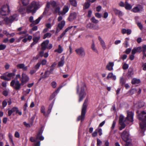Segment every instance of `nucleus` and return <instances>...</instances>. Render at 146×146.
I'll return each mask as SVG.
<instances>
[{
    "label": "nucleus",
    "instance_id": "obj_1",
    "mask_svg": "<svg viewBox=\"0 0 146 146\" xmlns=\"http://www.w3.org/2000/svg\"><path fill=\"white\" fill-rule=\"evenodd\" d=\"M85 84L83 83L78 85L77 87V93L79 97V102H81L85 97L86 93L85 91Z\"/></svg>",
    "mask_w": 146,
    "mask_h": 146
},
{
    "label": "nucleus",
    "instance_id": "obj_2",
    "mask_svg": "<svg viewBox=\"0 0 146 146\" xmlns=\"http://www.w3.org/2000/svg\"><path fill=\"white\" fill-rule=\"evenodd\" d=\"M40 6L38 2L33 1L27 7V12L28 13L32 12L34 14L40 7Z\"/></svg>",
    "mask_w": 146,
    "mask_h": 146
},
{
    "label": "nucleus",
    "instance_id": "obj_3",
    "mask_svg": "<svg viewBox=\"0 0 146 146\" xmlns=\"http://www.w3.org/2000/svg\"><path fill=\"white\" fill-rule=\"evenodd\" d=\"M145 118H143V116L141 114L139 115L138 118L140 120V125L141 129V131L143 132L146 129V115L144 116Z\"/></svg>",
    "mask_w": 146,
    "mask_h": 146
},
{
    "label": "nucleus",
    "instance_id": "obj_4",
    "mask_svg": "<svg viewBox=\"0 0 146 146\" xmlns=\"http://www.w3.org/2000/svg\"><path fill=\"white\" fill-rule=\"evenodd\" d=\"M88 100L87 99H86L85 100L82 106L81 115L78 116L77 118L78 121L80 120L82 122L84 120L86 113V109L87 107L86 104Z\"/></svg>",
    "mask_w": 146,
    "mask_h": 146
},
{
    "label": "nucleus",
    "instance_id": "obj_5",
    "mask_svg": "<svg viewBox=\"0 0 146 146\" xmlns=\"http://www.w3.org/2000/svg\"><path fill=\"white\" fill-rule=\"evenodd\" d=\"M10 12L9 6L5 5L0 9V15L3 16H5L8 15Z\"/></svg>",
    "mask_w": 146,
    "mask_h": 146
},
{
    "label": "nucleus",
    "instance_id": "obj_6",
    "mask_svg": "<svg viewBox=\"0 0 146 146\" xmlns=\"http://www.w3.org/2000/svg\"><path fill=\"white\" fill-rule=\"evenodd\" d=\"M51 6L53 7L52 10L53 12L54 13H58L60 15H61V11H60V8L58 6L56 3L54 1H53L51 3Z\"/></svg>",
    "mask_w": 146,
    "mask_h": 146
},
{
    "label": "nucleus",
    "instance_id": "obj_7",
    "mask_svg": "<svg viewBox=\"0 0 146 146\" xmlns=\"http://www.w3.org/2000/svg\"><path fill=\"white\" fill-rule=\"evenodd\" d=\"M21 83L20 84L19 81L17 80H13L11 82L10 85L17 90L20 89Z\"/></svg>",
    "mask_w": 146,
    "mask_h": 146
},
{
    "label": "nucleus",
    "instance_id": "obj_8",
    "mask_svg": "<svg viewBox=\"0 0 146 146\" xmlns=\"http://www.w3.org/2000/svg\"><path fill=\"white\" fill-rule=\"evenodd\" d=\"M121 137L122 140L125 142H127L129 141H131L129 139V133L128 132L125 130L121 134Z\"/></svg>",
    "mask_w": 146,
    "mask_h": 146
},
{
    "label": "nucleus",
    "instance_id": "obj_9",
    "mask_svg": "<svg viewBox=\"0 0 146 146\" xmlns=\"http://www.w3.org/2000/svg\"><path fill=\"white\" fill-rule=\"evenodd\" d=\"M42 131L40 130L37 134L36 139H35L33 137H31L30 139V141L33 142H35L36 141L39 139L40 140H43L44 139V137L42 135Z\"/></svg>",
    "mask_w": 146,
    "mask_h": 146
},
{
    "label": "nucleus",
    "instance_id": "obj_10",
    "mask_svg": "<svg viewBox=\"0 0 146 146\" xmlns=\"http://www.w3.org/2000/svg\"><path fill=\"white\" fill-rule=\"evenodd\" d=\"M29 77L28 75L25 73L23 72L21 75V77L20 79L22 85H23L26 84L29 81Z\"/></svg>",
    "mask_w": 146,
    "mask_h": 146
},
{
    "label": "nucleus",
    "instance_id": "obj_11",
    "mask_svg": "<svg viewBox=\"0 0 146 146\" xmlns=\"http://www.w3.org/2000/svg\"><path fill=\"white\" fill-rule=\"evenodd\" d=\"M18 15L17 14L14 15H13L8 18L6 17L4 19V21L6 24L12 22L13 21H17L18 20Z\"/></svg>",
    "mask_w": 146,
    "mask_h": 146
},
{
    "label": "nucleus",
    "instance_id": "obj_12",
    "mask_svg": "<svg viewBox=\"0 0 146 146\" xmlns=\"http://www.w3.org/2000/svg\"><path fill=\"white\" fill-rule=\"evenodd\" d=\"M75 51L77 54L82 57H84L85 56V52L84 48L82 47L76 49Z\"/></svg>",
    "mask_w": 146,
    "mask_h": 146
},
{
    "label": "nucleus",
    "instance_id": "obj_13",
    "mask_svg": "<svg viewBox=\"0 0 146 146\" xmlns=\"http://www.w3.org/2000/svg\"><path fill=\"white\" fill-rule=\"evenodd\" d=\"M143 10L142 6L141 5H138L135 7H134L131 10V11L134 13H137L141 11H142Z\"/></svg>",
    "mask_w": 146,
    "mask_h": 146
},
{
    "label": "nucleus",
    "instance_id": "obj_14",
    "mask_svg": "<svg viewBox=\"0 0 146 146\" xmlns=\"http://www.w3.org/2000/svg\"><path fill=\"white\" fill-rule=\"evenodd\" d=\"M133 113L132 112L128 111L127 119L129 121L133 122Z\"/></svg>",
    "mask_w": 146,
    "mask_h": 146
},
{
    "label": "nucleus",
    "instance_id": "obj_15",
    "mask_svg": "<svg viewBox=\"0 0 146 146\" xmlns=\"http://www.w3.org/2000/svg\"><path fill=\"white\" fill-rule=\"evenodd\" d=\"M41 19V18H40V17H39L36 20L34 21H33V17L31 16L30 17L29 20L31 22L33 23V24L36 25L38 24L39 22Z\"/></svg>",
    "mask_w": 146,
    "mask_h": 146
},
{
    "label": "nucleus",
    "instance_id": "obj_16",
    "mask_svg": "<svg viewBox=\"0 0 146 146\" xmlns=\"http://www.w3.org/2000/svg\"><path fill=\"white\" fill-rule=\"evenodd\" d=\"M98 38L103 49H105L106 48V46L105 42L100 36L98 37Z\"/></svg>",
    "mask_w": 146,
    "mask_h": 146
},
{
    "label": "nucleus",
    "instance_id": "obj_17",
    "mask_svg": "<svg viewBox=\"0 0 146 146\" xmlns=\"http://www.w3.org/2000/svg\"><path fill=\"white\" fill-rule=\"evenodd\" d=\"M114 65V63L113 62H110L107 64L106 68L109 71L112 70L113 69V67Z\"/></svg>",
    "mask_w": 146,
    "mask_h": 146
},
{
    "label": "nucleus",
    "instance_id": "obj_18",
    "mask_svg": "<svg viewBox=\"0 0 146 146\" xmlns=\"http://www.w3.org/2000/svg\"><path fill=\"white\" fill-rule=\"evenodd\" d=\"M77 15L78 13H76L73 12L71 13L68 18L69 21H72L73 19L76 18Z\"/></svg>",
    "mask_w": 146,
    "mask_h": 146
},
{
    "label": "nucleus",
    "instance_id": "obj_19",
    "mask_svg": "<svg viewBox=\"0 0 146 146\" xmlns=\"http://www.w3.org/2000/svg\"><path fill=\"white\" fill-rule=\"evenodd\" d=\"M69 10V8L67 6H64L63 9L62 11H61V15H64Z\"/></svg>",
    "mask_w": 146,
    "mask_h": 146
},
{
    "label": "nucleus",
    "instance_id": "obj_20",
    "mask_svg": "<svg viewBox=\"0 0 146 146\" xmlns=\"http://www.w3.org/2000/svg\"><path fill=\"white\" fill-rule=\"evenodd\" d=\"M49 41L48 40H46L42 44V49L43 50H45L46 48H47V46L48 44Z\"/></svg>",
    "mask_w": 146,
    "mask_h": 146
},
{
    "label": "nucleus",
    "instance_id": "obj_21",
    "mask_svg": "<svg viewBox=\"0 0 146 146\" xmlns=\"http://www.w3.org/2000/svg\"><path fill=\"white\" fill-rule=\"evenodd\" d=\"M17 67L18 68L22 69L24 71L26 70L27 69V67L25 66V65L23 64H17Z\"/></svg>",
    "mask_w": 146,
    "mask_h": 146
},
{
    "label": "nucleus",
    "instance_id": "obj_22",
    "mask_svg": "<svg viewBox=\"0 0 146 146\" xmlns=\"http://www.w3.org/2000/svg\"><path fill=\"white\" fill-rule=\"evenodd\" d=\"M132 31L130 29H123L121 30V33L123 34L127 33L128 35H130Z\"/></svg>",
    "mask_w": 146,
    "mask_h": 146
},
{
    "label": "nucleus",
    "instance_id": "obj_23",
    "mask_svg": "<svg viewBox=\"0 0 146 146\" xmlns=\"http://www.w3.org/2000/svg\"><path fill=\"white\" fill-rule=\"evenodd\" d=\"M65 24V22L64 21H62L58 23V28L61 30L62 29Z\"/></svg>",
    "mask_w": 146,
    "mask_h": 146
},
{
    "label": "nucleus",
    "instance_id": "obj_24",
    "mask_svg": "<svg viewBox=\"0 0 146 146\" xmlns=\"http://www.w3.org/2000/svg\"><path fill=\"white\" fill-rule=\"evenodd\" d=\"M111 78H112L113 80H115L116 79V76L114 75L112 73H109L107 77V78L108 79H109Z\"/></svg>",
    "mask_w": 146,
    "mask_h": 146
},
{
    "label": "nucleus",
    "instance_id": "obj_25",
    "mask_svg": "<svg viewBox=\"0 0 146 146\" xmlns=\"http://www.w3.org/2000/svg\"><path fill=\"white\" fill-rule=\"evenodd\" d=\"M9 78H10V80L15 75V74L14 73H8L6 72L5 74Z\"/></svg>",
    "mask_w": 146,
    "mask_h": 146
},
{
    "label": "nucleus",
    "instance_id": "obj_26",
    "mask_svg": "<svg viewBox=\"0 0 146 146\" xmlns=\"http://www.w3.org/2000/svg\"><path fill=\"white\" fill-rule=\"evenodd\" d=\"M52 1H51L50 2H47V4H46V7L47 8H46L44 12L43 13V14H46L48 12V9L50 8V5H51V3L52 2Z\"/></svg>",
    "mask_w": 146,
    "mask_h": 146
},
{
    "label": "nucleus",
    "instance_id": "obj_27",
    "mask_svg": "<svg viewBox=\"0 0 146 146\" xmlns=\"http://www.w3.org/2000/svg\"><path fill=\"white\" fill-rule=\"evenodd\" d=\"M54 100H53V102H52V104H50L49 105V106L48 108V110L47 113H46V114H47V116L51 112V110L52 109V108L53 107V104L54 103Z\"/></svg>",
    "mask_w": 146,
    "mask_h": 146
},
{
    "label": "nucleus",
    "instance_id": "obj_28",
    "mask_svg": "<svg viewBox=\"0 0 146 146\" xmlns=\"http://www.w3.org/2000/svg\"><path fill=\"white\" fill-rule=\"evenodd\" d=\"M64 58L62 57L61 58V60L58 63V66L59 67H62L64 65Z\"/></svg>",
    "mask_w": 146,
    "mask_h": 146
},
{
    "label": "nucleus",
    "instance_id": "obj_29",
    "mask_svg": "<svg viewBox=\"0 0 146 146\" xmlns=\"http://www.w3.org/2000/svg\"><path fill=\"white\" fill-rule=\"evenodd\" d=\"M40 37H34L33 38V43H32L31 44V46H32L34 45L35 44H36L38 42V40L40 38Z\"/></svg>",
    "mask_w": 146,
    "mask_h": 146
},
{
    "label": "nucleus",
    "instance_id": "obj_30",
    "mask_svg": "<svg viewBox=\"0 0 146 146\" xmlns=\"http://www.w3.org/2000/svg\"><path fill=\"white\" fill-rule=\"evenodd\" d=\"M63 51V49L60 45L58 46V48L54 50V52H57L59 53H61Z\"/></svg>",
    "mask_w": 146,
    "mask_h": 146
},
{
    "label": "nucleus",
    "instance_id": "obj_31",
    "mask_svg": "<svg viewBox=\"0 0 146 146\" xmlns=\"http://www.w3.org/2000/svg\"><path fill=\"white\" fill-rule=\"evenodd\" d=\"M56 62H54L51 65V66L50 67V69L49 71V72L50 73H51L54 70V69L55 67L56 66Z\"/></svg>",
    "mask_w": 146,
    "mask_h": 146
},
{
    "label": "nucleus",
    "instance_id": "obj_32",
    "mask_svg": "<svg viewBox=\"0 0 146 146\" xmlns=\"http://www.w3.org/2000/svg\"><path fill=\"white\" fill-rule=\"evenodd\" d=\"M125 8L126 9L130 10L132 8V6L126 1L125 2Z\"/></svg>",
    "mask_w": 146,
    "mask_h": 146
},
{
    "label": "nucleus",
    "instance_id": "obj_33",
    "mask_svg": "<svg viewBox=\"0 0 146 146\" xmlns=\"http://www.w3.org/2000/svg\"><path fill=\"white\" fill-rule=\"evenodd\" d=\"M45 108L44 106H41L40 109V111L42 113H43L44 116L46 117L47 116V114H46L45 111Z\"/></svg>",
    "mask_w": 146,
    "mask_h": 146
},
{
    "label": "nucleus",
    "instance_id": "obj_34",
    "mask_svg": "<svg viewBox=\"0 0 146 146\" xmlns=\"http://www.w3.org/2000/svg\"><path fill=\"white\" fill-rule=\"evenodd\" d=\"M91 48L96 53H98V51L96 49L95 45L94 44V43L93 42L91 46Z\"/></svg>",
    "mask_w": 146,
    "mask_h": 146
},
{
    "label": "nucleus",
    "instance_id": "obj_35",
    "mask_svg": "<svg viewBox=\"0 0 146 146\" xmlns=\"http://www.w3.org/2000/svg\"><path fill=\"white\" fill-rule=\"evenodd\" d=\"M140 82V80L139 79L136 78L133 79L132 80V83L133 84H136L139 83Z\"/></svg>",
    "mask_w": 146,
    "mask_h": 146
},
{
    "label": "nucleus",
    "instance_id": "obj_36",
    "mask_svg": "<svg viewBox=\"0 0 146 146\" xmlns=\"http://www.w3.org/2000/svg\"><path fill=\"white\" fill-rule=\"evenodd\" d=\"M69 1L72 6L75 7L77 6V3L76 0H69Z\"/></svg>",
    "mask_w": 146,
    "mask_h": 146
},
{
    "label": "nucleus",
    "instance_id": "obj_37",
    "mask_svg": "<svg viewBox=\"0 0 146 146\" xmlns=\"http://www.w3.org/2000/svg\"><path fill=\"white\" fill-rule=\"evenodd\" d=\"M23 5L24 6L27 5L29 2V0H21Z\"/></svg>",
    "mask_w": 146,
    "mask_h": 146
},
{
    "label": "nucleus",
    "instance_id": "obj_38",
    "mask_svg": "<svg viewBox=\"0 0 146 146\" xmlns=\"http://www.w3.org/2000/svg\"><path fill=\"white\" fill-rule=\"evenodd\" d=\"M93 25L91 23H88L86 25V27L88 29H92Z\"/></svg>",
    "mask_w": 146,
    "mask_h": 146
},
{
    "label": "nucleus",
    "instance_id": "obj_39",
    "mask_svg": "<svg viewBox=\"0 0 146 146\" xmlns=\"http://www.w3.org/2000/svg\"><path fill=\"white\" fill-rule=\"evenodd\" d=\"M124 116L122 115H120L119 118V123L121 124L122 123H124L123 121Z\"/></svg>",
    "mask_w": 146,
    "mask_h": 146
},
{
    "label": "nucleus",
    "instance_id": "obj_40",
    "mask_svg": "<svg viewBox=\"0 0 146 146\" xmlns=\"http://www.w3.org/2000/svg\"><path fill=\"white\" fill-rule=\"evenodd\" d=\"M51 35H52L51 33H47L44 34L43 37V39H44L46 38H50L51 36Z\"/></svg>",
    "mask_w": 146,
    "mask_h": 146
},
{
    "label": "nucleus",
    "instance_id": "obj_41",
    "mask_svg": "<svg viewBox=\"0 0 146 146\" xmlns=\"http://www.w3.org/2000/svg\"><path fill=\"white\" fill-rule=\"evenodd\" d=\"M91 21L92 22L95 23H98L99 22V21L96 19L94 17H92L91 19Z\"/></svg>",
    "mask_w": 146,
    "mask_h": 146
},
{
    "label": "nucleus",
    "instance_id": "obj_42",
    "mask_svg": "<svg viewBox=\"0 0 146 146\" xmlns=\"http://www.w3.org/2000/svg\"><path fill=\"white\" fill-rule=\"evenodd\" d=\"M0 77L2 79L7 81L10 80V78H9L5 74V76H1Z\"/></svg>",
    "mask_w": 146,
    "mask_h": 146
},
{
    "label": "nucleus",
    "instance_id": "obj_43",
    "mask_svg": "<svg viewBox=\"0 0 146 146\" xmlns=\"http://www.w3.org/2000/svg\"><path fill=\"white\" fill-rule=\"evenodd\" d=\"M144 105H145L144 103L143 102H139V105H138L137 104H136L135 105L136 107L138 106V108H141V107H142L143 106H144Z\"/></svg>",
    "mask_w": 146,
    "mask_h": 146
},
{
    "label": "nucleus",
    "instance_id": "obj_44",
    "mask_svg": "<svg viewBox=\"0 0 146 146\" xmlns=\"http://www.w3.org/2000/svg\"><path fill=\"white\" fill-rule=\"evenodd\" d=\"M90 6V4L88 2H86L85 3L84 8L87 9L89 8Z\"/></svg>",
    "mask_w": 146,
    "mask_h": 146
},
{
    "label": "nucleus",
    "instance_id": "obj_45",
    "mask_svg": "<svg viewBox=\"0 0 146 146\" xmlns=\"http://www.w3.org/2000/svg\"><path fill=\"white\" fill-rule=\"evenodd\" d=\"M100 28L98 25H93L92 29L94 30H98Z\"/></svg>",
    "mask_w": 146,
    "mask_h": 146
},
{
    "label": "nucleus",
    "instance_id": "obj_46",
    "mask_svg": "<svg viewBox=\"0 0 146 146\" xmlns=\"http://www.w3.org/2000/svg\"><path fill=\"white\" fill-rule=\"evenodd\" d=\"M97 146H100L102 143V141L98 138L97 139Z\"/></svg>",
    "mask_w": 146,
    "mask_h": 146
},
{
    "label": "nucleus",
    "instance_id": "obj_47",
    "mask_svg": "<svg viewBox=\"0 0 146 146\" xmlns=\"http://www.w3.org/2000/svg\"><path fill=\"white\" fill-rule=\"evenodd\" d=\"M25 9L22 6L20 7L18 9V11L19 12L21 13H22L23 12L25 11Z\"/></svg>",
    "mask_w": 146,
    "mask_h": 146
},
{
    "label": "nucleus",
    "instance_id": "obj_48",
    "mask_svg": "<svg viewBox=\"0 0 146 146\" xmlns=\"http://www.w3.org/2000/svg\"><path fill=\"white\" fill-rule=\"evenodd\" d=\"M51 85L53 88H55L56 87L57 84L56 82L53 81L51 83Z\"/></svg>",
    "mask_w": 146,
    "mask_h": 146
},
{
    "label": "nucleus",
    "instance_id": "obj_49",
    "mask_svg": "<svg viewBox=\"0 0 146 146\" xmlns=\"http://www.w3.org/2000/svg\"><path fill=\"white\" fill-rule=\"evenodd\" d=\"M96 131L98 132L100 135L101 136L102 135V129L98 128L96 129Z\"/></svg>",
    "mask_w": 146,
    "mask_h": 146
},
{
    "label": "nucleus",
    "instance_id": "obj_50",
    "mask_svg": "<svg viewBox=\"0 0 146 146\" xmlns=\"http://www.w3.org/2000/svg\"><path fill=\"white\" fill-rule=\"evenodd\" d=\"M49 72L48 71H46L45 72L44 75L42 77V78H46L48 77L49 75Z\"/></svg>",
    "mask_w": 146,
    "mask_h": 146
},
{
    "label": "nucleus",
    "instance_id": "obj_51",
    "mask_svg": "<svg viewBox=\"0 0 146 146\" xmlns=\"http://www.w3.org/2000/svg\"><path fill=\"white\" fill-rule=\"evenodd\" d=\"M6 47V45L5 44H1L0 45V50H3Z\"/></svg>",
    "mask_w": 146,
    "mask_h": 146
},
{
    "label": "nucleus",
    "instance_id": "obj_52",
    "mask_svg": "<svg viewBox=\"0 0 146 146\" xmlns=\"http://www.w3.org/2000/svg\"><path fill=\"white\" fill-rule=\"evenodd\" d=\"M121 126L119 128V129L120 130H121L123 129H124L125 127V125L124 123H122L121 124H120Z\"/></svg>",
    "mask_w": 146,
    "mask_h": 146
},
{
    "label": "nucleus",
    "instance_id": "obj_53",
    "mask_svg": "<svg viewBox=\"0 0 146 146\" xmlns=\"http://www.w3.org/2000/svg\"><path fill=\"white\" fill-rule=\"evenodd\" d=\"M136 24H137V25L139 27V28H140V29L141 30H142L143 28V26L139 22H137L136 23Z\"/></svg>",
    "mask_w": 146,
    "mask_h": 146
},
{
    "label": "nucleus",
    "instance_id": "obj_54",
    "mask_svg": "<svg viewBox=\"0 0 146 146\" xmlns=\"http://www.w3.org/2000/svg\"><path fill=\"white\" fill-rule=\"evenodd\" d=\"M9 137L10 141L13 144H14L12 139L13 136L11 134H9Z\"/></svg>",
    "mask_w": 146,
    "mask_h": 146
},
{
    "label": "nucleus",
    "instance_id": "obj_55",
    "mask_svg": "<svg viewBox=\"0 0 146 146\" xmlns=\"http://www.w3.org/2000/svg\"><path fill=\"white\" fill-rule=\"evenodd\" d=\"M9 92V90H5L3 92V94L5 96H6L8 95V93Z\"/></svg>",
    "mask_w": 146,
    "mask_h": 146
},
{
    "label": "nucleus",
    "instance_id": "obj_56",
    "mask_svg": "<svg viewBox=\"0 0 146 146\" xmlns=\"http://www.w3.org/2000/svg\"><path fill=\"white\" fill-rule=\"evenodd\" d=\"M142 67L143 70H146V63H142Z\"/></svg>",
    "mask_w": 146,
    "mask_h": 146
},
{
    "label": "nucleus",
    "instance_id": "obj_57",
    "mask_svg": "<svg viewBox=\"0 0 146 146\" xmlns=\"http://www.w3.org/2000/svg\"><path fill=\"white\" fill-rule=\"evenodd\" d=\"M47 63V60L45 59L43 60L41 62V64L42 65H44L46 64Z\"/></svg>",
    "mask_w": 146,
    "mask_h": 146
},
{
    "label": "nucleus",
    "instance_id": "obj_58",
    "mask_svg": "<svg viewBox=\"0 0 146 146\" xmlns=\"http://www.w3.org/2000/svg\"><path fill=\"white\" fill-rule=\"evenodd\" d=\"M40 64H41L39 62L37 63V64L35 66V68L36 69H38L40 66Z\"/></svg>",
    "mask_w": 146,
    "mask_h": 146
},
{
    "label": "nucleus",
    "instance_id": "obj_59",
    "mask_svg": "<svg viewBox=\"0 0 146 146\" xmlns=\"http://www.w3.org/2000/svg\"><path fill=\"white\" fill-rule=\"evenodd\" d=\"M18 109V108L16 107H14L13 108L11 109V110L13 112H16V113L17 112V110Z\"/></svg>",
    "mask_w": 146,
    "mask_h": 146
},
{
    "label": "nucleus",
    "instance_id": "obj_60",
    "mask_svg": "<svg viewBox=\"0 0 146 146\" xmlns=\"http://www.w3.org/2000/svg\"><path fill=\"white\" fill-rule=\"evenodd\" d=\"M120 82L122 85H123L125 83V80L123 77H121L120 79Z\"/></svg>",
    "mask_w": 146,
    "mask_h": 146
},
{
    "label": "nucleus",
    "instance_id": "obj_61",
    "mask_svg": "<svg viewBox=\"0 0 146 146\" xmlns=\"http://www.w3.org/2000/svg\"><path fill=\"white\" fill-rule=\"evenodd\" d=\"M116 123V121L115 120H114L113 121V123L111 126V129H113L115 126V125Z\"/></svg>",
    "mask_w": 146,
    "mask_h": 146
},
{
    "label": "nucleus",
    "instance_id": "obj_62",
    "mask_svg": "<svg viewBox=\"0 0 146 146\" xmlns=\"http://www.w3.org/2000/svg\"><path fill=\"white\" fill-rule=\"evenodd\" d=\"M128 65L126 64H125L123 65V68L124 69H126L128 68Z\"/></svg>",
    "mask_w": 146,
    "mask_h": 146
},
{
    "label": "nucleus",
    "instance_id": "obj_63",
    "mask_svg": "<svg viewBox=\"0 0 146 146\" xmlns=\"http://www.w3.org/2000/svg\"><path fill=\"white\" fill-rule=\"evenodd\" d=\"M125 146H132V145L131 143V141H129L128 142H126V144Z\"/></svg>",
    "mask_w": 146,
    "mask_h": 146
},
{
    "label": "nucleus",
    "instance_id": "obj_64",
    "mask_svg": "<svg viewBox=\"0 0 146 146\" xmlns=\"http://www.w3.org/2000/svg\"><path fill=\"white\" fill-rule=\"evenodd\" d=\"M143 52V53H144L146 50V45H144L142 46Z\"/></svg>",
    "mask_w": 146,
    "mask_h": 146
}]
</instances>
